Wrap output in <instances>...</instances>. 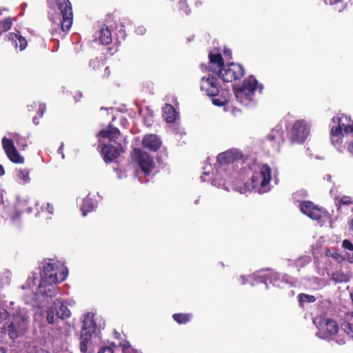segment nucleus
<instances>
[{
	"instance_id": "1",
	"label": "nucleus",
	"mask_w": 353,
	"mask_h": 353,
	"mask_svg": "<svg viewBox=\"0 0 353 353\" xmlns=\"http://www.w3.org/2000/svg\"><path fill=\"white\" fill-rule=\"evenodd\" d=\"M30 316L25 308H12L10 312L0 308V332L12 340L23 336L28 330Z\"/></svg>"
},
{
	"instance_id": "2",
	"label": "nucleus",
	"mask_w": 353,
	"mask_h": 353,
	"mask_svg": "<svg viewBox=\"0 0 353 353\" xmlns=\"http://www.w3.org/2000/svg\"><path fill=\"white\" fill-rule=\"evenodd\" d=\"M263 86L259 84L253 75L245 79L241 86H233L235 97L241 104L248 105L254 99L257 89L261 92Z\"/></svg>"
},
{
	"instance_id": "3",
	"label": "nucleus",
	"mask_w": 353,
	"mask_h": 353,
	"mask_svg": "<svg viewBox=\"0 0 353 353\" xmlns=\"http://www.w3.org/2000/svg\"><path fill=\"white\" fill-rule=\"evenodd\" d=\"M336 126H332L330 130L331 143L336 148L341 146L343 142V132L345 134L353 132V121L350 123V117L344 114H338L332 119Z\"/></svg>"
},
{
	"instance_id": "4",
	"label": "nucleus",
	"mask_w": 353,
	"mask_h": 353,
	"mask_svg": "<svg viewBox=\"0 0 353 353\" xmlns=\"http://www.w3.org/2000/svg\"><path fill=\"white\" fill-rule=\"evenodd\" d=\"M68 270L67 268H62L59 272V277L53 278L49 276L48 278H41L40 283L39 285V290L43 296L53 297L57 294L58 283L63 281L68 276Z\"/></svg>"
},
{
	"instance_id": "5",
	"label": "nucleus",
	"mask_w": 353,
	"mask_h": 353,
	"mask_svg": "<svg viewBox=\"0 0 353 353\" xmlns=\"http://www.w3.org/2000/svg\"><path fill=\"white\" fill-rule=\"evenodd\" d=\"M49 6L55 3L62 17L61 28L63 32L70 30L73 23L72 7L70 0H47Z\"/></svg>"
},
{
	"instance_id": "6",
	"label": "nucleus",
	"mask_w": 353,
	"mask_h": 353,
	"mask_svg": "<svg viewBox=\"0 0 353 353\" xmlns=\"http://www.w3.org/2000/svg\"><path fill=\"white\" fill-rule=\"evenodd\" d=\"M272 179V170L267 164H263L260 167L259 173L252 176L250 183L245 184L246 190H252L259 188L261 189L266 188Z\"/></svg>"
},
{
	"instance_id": "7",
	"label": "nucleus",
	"mask_w": 353,
	"mask_h": 353,
	"mask_svg": "<svg viewBox=\"0 0 353 353\" xmlns=\"http://www.w3.org/2000/svg\"><path fill=\"white\" fill-rule=\"evenodd\" d=\"M217 74L225 82H232L240 80L245 74V70L242 65L236 63L225 64L221 68Z\"/></svg>"
},
{
	"instance_id": "8",
	"label": "nucleus",
	"mask_w": 353,
	"mask_h": 353,
	"mask_svg": "<svg viewBox=\"0 0 353 353\" xmlns=\"http://www.w3.org/2000/svg\"><path fill=\"white\" fill-rule=\"evenodd\" d=\"M316 327L318 328V335L323 339H330L336 335L339 332V325L336 321L325 318L319 317L316 319Z\"/></svg>"
},
{
	"instance_id": "9",
	"label": "nucleus",
	"mask_w": 353,
	"mask_h": 353,
	"mask_svg": "<svg viewBox=\"0 0 353 353\" xmlns=\"http://www.w3.org/2000/svg\"><path fill=\"white\" fill-rule=\"evenodd\" d=\"M310 127L305 120L296 121L289 132L290 139L292 143H303L310 134Z\"/></svg>"
},
{
	"instance_id": "10",
	"label": "nucleus",
	"mask_w": 353,
	"mask_h": 353,
	"mask_svg": "<svg viewBox=\"0 0 353 353\" xmlns=\"http://www.w3.org/2000/svg\"><path fill=\"white\" fill-rule=\"evenodd\" d=\"M132 157L145 175H149L152 172L155 163L152 157L147 152L140 148H134L132 154Z\"/></svg>"
},
{
	"instance_id": "11",
	"label": "nucleus",
	"mask_w": 353,
	"mask_h": 353,
	"mask_svg": "<svg viewBox=\"0 0 353 353\" xmlns=\"http://www.w3.org/2000/svg\"><path fill=\"white\" fill-rule=\"evenodd\" d=\"M201 90L209 97H216L220 92L219 79L211 74L203 77L201 80Z\"/></svg>"
},
{
	"instance_id": "12",
	"label": "nucleus",
	"mask_w": 353,
	"mask_h": 353,
	"mask_svg": "<svg viewBox=\"0 0 353 353\" xmlns=\"http://www.w3.org/2000/svg\"><path fill=\"white\" fill-rule=\"evenodd\" d=\"M93 321L91 319H85L83 322L80 336V350L83 353H88V345L90 343L92 333L94 330Z\"/></svg>"
},
{
	"instance_id": "13",
	"label": "nucleus",
	"mask_w": 353,
	"mask_h": 353,
	"mask_svg": "<svg viewBox=\"0 0 353 353\" xmlns=\"http://www.w3.org/2000/svg\"><path fill=\"white\" fill-rule=\"evenodd\" d=\"M62 268H65L63 265L59 264L57 262H55L52 259H48L44 260L43 263V265L41 267V271L40 272L41 278L49 276L53 278L59 277V272Z\"/></svg>"
},
{
	"instance_id": "14",
	"label": "nucleus",
	"mask_w": 353,
	"mask_h": 353,
	"mask_svg": "<svg viewBox=\"0 0 353 353\" xmlns=\"http://www.w3.org/2000/svg\"><path fill=\"white\" fill-rule=\"evenodd\" d=\"M2 146L8 157L12 163H23L24 158L19 154L17 148L14 145L13 140L3 137L2 139Z\"/></svg>"
},
{
	"instance_id": "15",
	"label": "nucleus",
	"mask_w": 353,
	"mask_h": 353,
	"mask_svg": "<svg viewBox=\"0 0 353 353\" xmlns=\"http://www.w3.org/2000/svg\"><path fill=\"white\" fill-rule=\"evenodd\" d=\"M122 152L123 147L121 143H117V145H113L110 143L104 144L101 150L103 160L106 163L114 161L119 157Z\"/></svg>"
},
{
	"instance_id": "16",
	"label": "nucleus",
	"mask_w": 353,
	"mask_h": 353,
	"mask_svg": "<svg viewBox=\"0 0 353 353\" xmlns=\"http://www.w3.org/2000/svg\"><path fill=\"white\" fill-rule=\"evenodd\" d=\"M301 211L308 217L314 220H320L322 218V211L312 201H304L300 205Z\"/></svg>"
},
{
	"instance_id": "17",
	"label": "nucleus",
	"mask_w": 353,
	"mask_h": 353,
	"mask_svg": "<svg viewBox=\"0 0 353 353\" xmlns=\"http://www.w3.org/2000/svg\"><path fill=\"white\" fill-rule=\"evenodd\" d=\"M242 157L243 154L241 152L231 150L220 153L217 156L216 159L220 165H228L241 159Z\"/></svg>"
},
{
	"instance_id": "18",
	"label": "nucleus",
	"mask_w": 353,
	"mask_h": 353,
	"mask_svg": "<svg viewBox=\"0 0 353 353\" xmlns=\"http://www.w3.org/2000/svg\"><path fill=\"white\" fill-rule=\"evenodd\" d=\"M161 139L156 134H147L142 141V145L150 151H157L161 145Z\"/></svg>"
},
{
	"instance_id": "19",
	"label": "nucleus",
	"mask_w": 353,
	"mask_h": 353,
	"mask_svg": "<svg viewBox=\"0 0 353 353\" xmlns=\"http://www.w3.org/2000/svg\"><path fill=\"white\" fill-rule=\"evenodd\" d=\"M334 201L338 213L342 212L343 207H347L351 205H353V196H336ZM351 210L353 212V206L352 207Z\"/></svg>"
},
{
	"instance_id": "20",
	"label": "nucleus",
	"mask_w": 353,
	"mask_h": 353,
	"mask_svg": "<svg viewBox=\"0 0 353 353\" xmlns=\"http://www.w3.org/2000/svg\"><path fill=\"white\" fill-rule=\"evenodd\" d=\"M120 134L121 133L118 128L113 127L111 124H109L108 129L100 130L97 137L108 138L110 141L115 142L116 139L119 137Z\"/></svg>"
},
{
	"instance_id": "21",
	"label": "nucleus",
	"mask_w": 353,
	"mask_h": 353,
	"mask_svg": "<svg viewBox=\"0 0 353 353\" xmlns=\"http://www.w3.org/2000/svg\"><path fill=\"white\" fill-rule=\"evenodd\" d=\"M179 113L174 108V107L169 103H165L163 108V117L164 120L168 123H172L175 122Z\"/></svg>"
},
{
	"instance_id": "22",
	"label": "nucleus",
	"mask_w": 353,
	"mask_h": 353,
	"mask_svg": "<svg viewBox=\"0 0 353 353\" xmlns=\"http://www.w3.org/2000/svg\"><path fill=\"white\" fill-rule=\"evenodd\" d=\"M36 206L37 204L30 201H23L19 202L16 208V215L17 216H20L23 214H31L33 212V208Z\"/></svg>"
},
{
	"instance_id": "23",
	"label": "nucleus",
	"mask_w": 353,
	"mask_h": 353,
	"mask_svg": "<svg viewBox=\"0 0 353 353\" xmlns=\"http://www.w3.org/2000/svg\"><path fill=\"white\" fill-rule=\"evenodd\" d=\"M8 39L12 41V43H14L15 47L19 48L21 51L23 50L28 44L25 37L14 32H10L8 34Z\"/></svg>"
},
{
	"instance_id": "24",
	"label": "nucleus",
	"mask_w": 353,
	"mask_h": 353,
	"mask_svg": "<svg viewBox=\"0 0 353 353\" xmlns=\"http://www.w3.org/2000/svg\"><path fill=\"white\" fill-rule=\"evenodd\" d=\"M100 43L103 45H108L112 42V34L108 28L103 25L97 35Z\"/></svg>"
},
{
	"instance_id": "25",
	"label": "nucleus",
	"mask_w": 353,
	"mask_h": 353,
	"mask_svg": "<svg viewBox=\"0 0 353 353\" xmlns=\"http://www.w3.org/2000/svg\"><path fill=\"white\" fill-rule=\"evenodd\" d=\"M230 101V92L228 90H222L218 98L212 99V103L219 107L225 106Z\"/></svg>"
},
{
	"instance_id": "26",
	"label": "nucleus",
	"mask_w": 353,
	"mask_h": 353,
	"mask_svg": "<svg viewBox=\"0 0 353 353\" xmlns=\"http://www.w3.org/2000/svg\"><path fill=\"white\" fill-rule=\"evenodd\" d=\"M58 311L57 304L54 302L46 310V319L48 323L53 324L58 319L57 316V312Z\"/></svg>"
},
{
	"instance_id": "27",
	"label": "nucleus",
	"mask_w": 353,
	"mask_h": 353,
	"mask_svg": "<svg viewBox=\"0 0 353 353\" xmlns=\"http://www.w3.org/2000/svg\"><path fill=\"white\" fill-rule=\"evenodd\" d=\"M94 204L92 199L90 197H85L82 201L81 210L83 216H86L88 212L93 211Z\"/></svg>"
},
{
	"instance_id": "28",
	"label": "nucleus",
	"mask_w": 353,
	"mask_h": 353,
	"mask_svg": "<svg viewBox=\"0 0 353 353\" xmlns=\"http://www.w3.org/2000/svg\"><path fill=\"white\" fill-rule=\"evenodd\" d=\"M56 304H57L58 307V311L57 312V318L65 319L70 316V310L66 305L60 302H56Z\"/></svg>"
},
{
	"instance_id": "29",
	"label": "nucleus",
	"mask_w": 353,
	"mask_h": 353,
	"mask_svg": "<svg viewBox=\"0 0 353 353\" xmlns=\"http://www.w3.org/2000/svg\"><path fill=\"white\" fill-rule=\"evenodd\" d=\"M31 107L35 108L37 110V114H38L39 117L34 116L32 117L33 123L35 125H37V124H39V119L43 117L44 112L46 110V105L44 103H33V104L31 105Z\"/></svg>"
},
{
	"instance_id": "30",
	"label": "nucleus",
	"mask_w": 353,
	"mask_h": 353,
	"mask_svg": "<svg viewBox=\"0 0 353 353\" xmlns=\"http://www.w3.org/2000/svg\"><path fill=\"white\" fill-rule=\"evenodd\" d=\"M209 60L210 63L213 65H217L219 70L221 68H223L225 65L224 60L222 57V55L220 53H212L210 52L209 54Z\"/></svg>"
},
{
	"instance_id": "31",
	"label": "nucleus",
	"mask_w": 353,
	"mask_h": 353,
	"mask_svg": "<svg viewBox=\"0 0 353 353\" xmlns=\"http://www.w3.org/2000/svg\"><path fill=\"white\" fill-rule=\"evenodd\" d=\"M192 315L188 313H175L172 315L173 319L179 324H185L190 321Z\"/></svg>"
},
{
	"instance_id": "32",
	"label": "nucleus",
	"mask_w": 353,
	"mask_h": 353,
	"mask_svg": "<svg viewBox=\"0 0 353 353\" xmlns=\"http://www.w3.org/2000/svg\"><path fill=\"white\" fill-rule=\"evenodd\" d=\"M332 279L336 283H347L350 281V276L343 271H336L332 274Z\"/></svg>"
},
{
	"instance_id": "33",
	"label": "nucleus",
	"mask_w": 353,
	"mask_h": 353,
	"mask_svg": "<svg viewBox=\"0 0 353 353\" xmlns=\"http://www.w3.org/2000/svg\"><path fill=\"white\" fill-rule=\"evenodd\" d=\"M13 140V142L15 141L17 145L21 148L22 150H24L28 146V141L25 137L21 136L19 133H11L10 134Z\"/></svg>"
},
{
	"instance_id": "34",
	"label": "nucleus",
	"mask_w": 353,
	"mask_h": 353,
	"mask_svg": "<svg viewBox=\"0 0 353 353\" xmlns=\"http://www.w3.org/2000/svg\"><path fill=\"white\" fill-rule=\"evenodd\" d=\"M12 23L13 19L10 17H6L0 21V36L12 28Z\"/></svg>"
},
{
	"instance_id": "35",
	"label": "nucleus",
	"mask_w": 353,
	"mask_h": 353,
	"mask_svg": "<svg viewBox=\"0 0 353 353\" xmlns=\"http://www.w3.org/2000/svg\"><path fill=\"white\" fill-rule=\"evenodd\" d=\"M316 300L313 295L301 293L298 295V301L300 306L303 307L305 303H314Z\"/></svg>"
},
{
	"instance_id": "36",
	"label": "nucleus",
	"mask_w": 353,
	"mask_h": 353,
	"mask_svg": "<svg viewBox=\"0 0 353 353\" xmlns=\"http://www.w3.org/2000/svg\"><path fill=\"white\" fill-rule=\"evenodd\" d=\"M30 170L28 168L20 169L17 172L19 179L23 181V183H28L30 181L29 176Z\"/></svg>"
},
{
	"instance_id": "37",
	"label": "nucleus",
	"mask_w": 353,
	"mask_h": 353,
	"mask_svg": "<svg viewBox=\"0 0 353 353\" xmlns=\"http://www.w3.org/2000/svg\"><path fill=\"white\" fill-rule=\"evenodd\" d=\"M342 329L347 336L353 340V323L345 322L342 324Z\"/></svg>"
},
{
	"instance_id": "38",
	"label": "nucleus",
	"mask_w": 353,
	"mask_h": 353,
	"mask_svg": "<svg viewBox=\"0 0 353 353\" xmlns=\"http://www.w3.org/2000/svg\"><path fill=\"white\" fill-rule=\"evenodd\" d=\"M179 10L183 12V14L188 15L191 10L187 4V0H179L178 1Z\"/></svg>"
},
{
	"instance_id": "39",
	"label": "nucleus",
	"mask_w": 353,
	"mask_h": 353,
	"mask_svg": "<svg viewBox=\"0 0 353 353\" xmlns=\"http://www.w3.org/2000/svg\"><path fill=\"white\" fill-rule=\"evenodd\" d=\"M266 139L271 142L276 141L279 143L281 138L280 137L279 131H272L271 133L268 134Z\"/></svg>"
},
{
	"instance_id": "40",
	"label": "nucleus",
	"mask_w": 353,
	"mask_h": 353,
	"mask_svg": "<svg viewBox=\"0 0 353 353\" xmlns=\"http://www.w3.org/2000/svg\"><path fill=\"white\" fill-rule=\"evenodd\" d=\"M342 245L345 249H347L350 251H353V244L348 239L343 240L342 243Z\"/></svg>"
},
{
	"instance_id": "41",
	"label": "nucleus",
	"mask_w": 353,
	"mask_h": 353,
	"mask_svg": "<svg viewBox=\"0 0 353 353\" xmlns=\"http://www.w3.org/2000/svg\"><path fill=\"white\" fill-rule=\"evenodd\" d=\"M101 64H102V63L97 58L92 59L90 61V66L92 67L93 69L99 67Z\"/></svg>"
},
{
	"instance_id": "42",
	"label": "nucleus",
	"mask_w": 353,
	"mask_h": 353,
	"mask_svg": "<svg viewBox=\"0 0 353 353\" xmlns=\"http://www.w3.org/2000/svg\"><path fill=\"white\" fill-rule=\"evenodd\" d=\"M28 353H49V352L42 348L34 347L28 351Z\"/></svg>"
},
{
	"instance_id": "43",
	"label": "nucleus",
	"mask_w": 353,
	"mask_h": 353,
	"mask_svg": "<svg viewBox=\"0 0 353 353\" xmlns=\"http://www.w3.org/2000/svg\"><path fill=\"white\" fill-rule=\"evenodd\" d=\"M98 353H114V351L111 347L105 346L101 347Z\"/></svg>"
},
{
	"instance_id": "44",
	"label": "nucleus",
	"mask_w": 353,
	"mask_h": 353,
	"mask_svg": "<svg viewBox=\"0 0 353 353\" xmlns=\"http://www.w3.org/2000/svg\"><path fill=\"white\" fill-rule=\"evenodd\" d=\"M223 54L226 58L231 59L232 58V52L229 49H225L223 51Z\"/></svg>"
},
{
	"instance_id": "45",
	"label": "nucleus",
	"mask_w": 353,
	"mask_h": 353,
	"mask_svg": "<svg viewBox=\"0 0 353 353\" xmlns=\"http://www.w3.org/2000/svg\"><path fill=\"white\" fill-rule=\"evenodd\" d=\"M341 0H325V3H329L330 5L336 4L339 2H341Z\"/></svg>"
},
{
	"instance_id": "46",
	"label": "nucleus",
	"mask_w": 353,
	"mask_h": 353,
	"mask_svg": "<svg viewBox=\"0 0 353 353\" xmlns=\"http://www.w3.org/2000/svg\"><path fill=\"white\" fill-rule=\"evenodd\" d=\"M120 345L122 347V348L123 350L128 349L130 347V345L129 342H128V341H126L123 343H121Z\"/></svg>"
},
{
	"instance_id": "47",
	"label": "nucleus",
	"mask_w": 353,
	"mask_h": 353,
	"mask_svg": "<svg viewBox=\"0 0 353 353\" xmlns=\"http://www.w3.org/2000/svg\"><path fill=\"white\" fill-rule=\"evenodd\" d=\"M347 150L352 154H353V143H350L348 145H347Z\"/></svg>"
},
{
	"instance_id": "48",
	"label": "nucleus",
	"mask_w": 353,
	"mask_h": 353,
	"mask_svg": "<svg viewBox=\"0 0 353 353\" xmlns=\"http://www.w3.org/2000/svg\"><path fill=\"white\" fill-rule=\"evenodd\" d=\"M4 174H5V170H4L3 166L0 164V176H1L3 175H4Z\"/></svg>"
},
{
	"instance_id": "49",
	"label": "nucleus",
	"mask_w": 353,
	"mask_h": 353,
	"mask_svg": "<svg viewBox=\"0 0 353 353\" xmlns=\"http://www.w3.org/2000/svg\"><path fill=\"white\" fill-rule=\"evenodd\" d=\"M350 230L353 231V218L349 222Z\"/></svg>"
},
{
	"instance_id": "50",
	"label": "nucleus",
	"mask_w": 353,
	"mask_h": 353,
	"mask_svg": "<svg viewBox=\"0 0 353 353\" xmlns=\"http://www.w3.org/2000/svg\"><path fill=\"white\" fill-rule=\"evenodd\" d=\"M3 191H0V203H3Z\"/></svg>"
},
{
	"instance_id": "51",
	"label": "nucleus",
	"mask_w": 353,
	"mask_h": 353,
	"mask_svg": "<svg viewBox=\"0 0 353 353\" xmlns=\"http://www.w3.org/2000/svg\"><path fill=\"white\" fill-rule=\"evenodd\" d=\"M0 353H7V350L4 347L0 346Z\"/></svg>"
},
{
	"instance_id": "52",
	"label": "nucleus",
	"mask_w": 353,
	"mask_h": 353,
	"mask_svg": "<svg viewBox=\"0 0 353 353\" xmlns=\"http://www.w3.org/2000/svg\"><path fill=\"white\" fill-rule=\"evenodd\" d=\"M350 298H351V301H352V303L353 304V290L350 292Z\"/></svg>"
},
{
	"instance_id": "53",
	"label": "nucleus",
	"mask_w": 353,
	"mask_h": 353,
	"mask_svg": "<svg viewBox=\"0 0 353 353\" xmlns=\"http://www.w3.org/2000/svg\"><path fill=\"white\" fill-rule=\"evenodd\" d=\"M105 70H109V68H108V67H106V68H105Z\"/></svg>"
},
{
	"instance_id": "54",
	"label": "nucleus",
	"mask_w": 353,
	"mask_h": 353,
	"mask_svg": "<svg viewBox=\"0 0 353 353\" xmlns=\"http://www.w3.org/2000/svg\"><path fill=\"white\" fill-rule=\"evenodd\" d=\"M1 14V10H0V15Z\"/></svg>"
},
{
	"instance_id": "55",
	"label": "nucleus",
	"mask_w": 353,
	"mask_h": 353,
	"mask_svg": "<svg viewBox=\"0 0 353 353\" xmlns=\"http://www.w3.org/2000/svg\"><path fill=\"white\" fill-rule=\"evenodd\" d=\"M352 316H353V312H352Z\"/></svg>"
}]
</instances>
